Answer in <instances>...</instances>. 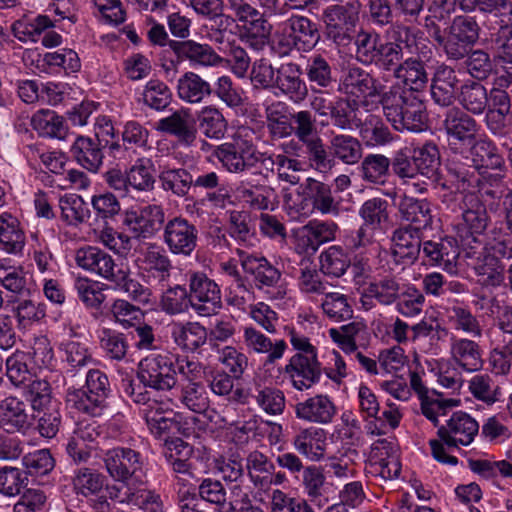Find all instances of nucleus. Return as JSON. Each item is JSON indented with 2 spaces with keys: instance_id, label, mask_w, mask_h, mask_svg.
Wrapping results in <instances>:
<instances>
[{
  "instance_id": "1",
  "label": "nucleus",
  "mask_w": 512,
  "mask_h": 512,
  "mask_svg": "<svg viewBox=\"0 0 512 512\" xmlns=\"http://www.w3.org/2000/svg\"><path fill=\"white\" fill-rule=\"evenodd\" d=\"M412 46L419 49L411 30L402 25H391L384 35L361 30L355 38V58L364 66H375L385 72H395Z\"/></svg>"
},
{
  "instance_id": "2",
  "label": "nucleus",
  "mask_w": 512,
  "mask_h": 512,
  "mask_svg": "<svg viewBox=\"0 0 512 512\" xmlns=\"http://www.w3.org/2000/svg\"><path fill=\"white\" fill-rule=\"evenodd\" d=\"M465 147L469 148L472 164L462 163L456 158H452L447 164L448 176L456 186L458 191H465L472 187L478 181L476 171L480 168L501 170L504 165V159L498 153L494 143L486 138L474 137L473 141Z\"/></svg>"
},
{
  "instance_id": "3",
  "label": "nucleus",
  "mask_w": 512,
  "mask_h": 512,
  "mask_svg": "<svg viewBox=\"0 0 512 512\" xmlns=\"http://www.w3.org/2000/svg\"><path fill=\"white\" fill-rule=\"evenodd\" d=\"M478 431V422L469 414L462 411L453 413L446 425L439 427L437 432L439 440L429 441L433 457L441 463L456 465L458 459L446 453L444 444L449 448L458 447V445L467 446L474 440Z\"/></svg>"
},
{
  "instance_id": "4",
  "label": "nucleus",
  "mask_w": 512,
  "mask_h": 512,
  "mask_svg": "<svg viewBox=\"0 0 512 512\" xmlns=\"http://www.w3.org/2000/svg\"><path fill=\"white\" fill-rule=\"evenodd\" d=\"M389 202L382 197H372L363 202L359 208L361 226L352 237L354 249L371 244L377 232H383L391 222Z\"/></svg>"
},
{
  "instance_id": "5",
  "label": "nucleus",
  "mask_w": 512,
  "mask_h": 512,
  "mask_svg": "<svg viewBox=\"0 0 512 512\" xmlns=\"http://www.w3.org/2000/svg\"><path fill=\"white\" fill-rule=\"evenodd\" d=\"M103 462L115 482L138 486L144 484V460L138 451L124 447L113 448L105 452Z\"/></svg>"
},
{
  "instance_id": "6",
  "label": "nucleus",
  "mask_w": 512,
  "mask_h": 512,
  "mask_svg": "<svg viewBox=\"0 0 512 512\" xmlns=\"http://www.w3.org/2000/svg\"><path fill=\"white\" fill-rule=\"evenodd\" d=\"M187 281L192 308L199 316H211L221 308V289L213 279L202 271H190Z\"/></svg>"
},
{
  "instance_id": "7",
  "label": "nucleus",
  "mask_w": 512,
  "mask_h": 512,
  "mask_svg": "<svg viewBox=\"0 0 512 512\" xmlns=\"http://www.w3.org/2000/svg\"><path fill=\"white\" fill-rule=\"evenodd\" d=\"M198 240V228L182 216H174L163 224L162 241L174 256L190 257Z\"/></svg>"
},
{
  "instance_id": "8",
  "label": "nucleus",
  "mask_w": 512,
  "mask_h": 512,
  "mask_svg": "<svg viewBox=\"0 0 512 512\" xmlns=\"http://www.w3.org/2000/svg\"><path fill=\"white\" fill-rule=\"evenodd\" d=\"M338 91L351 98L380 99L385 86L369 71L351 64L342 70Z\"/></svg>"
},
{
  "instance_id": "9",
  "label": "nucleus",
  "mask_w": 512,
  "mask_h": 512,
  "mask_svg": "<svg viewBox=\"0 0 512 512\" xmlns=\"http://www.w3.org/2000/svg\"><path fill=\"white\" fill-rule=\"evenodd\" d=\"M361 3L359 0H341L327 7L322 19L327 27L328 36L341 44L349 40V32L359 20Z\"/></svg>"
},
{
  "instance_id": "10",
  "label": "nucleus",
  "mask_w": 512,
  "mask_h": 512,
  "mask_svg": "<svg viewBox=\"0 0 512 512\" xmlns=\"http://www.w3.org/2000/svg\"><path fill=\"white\" fill-rule=\"evenodd\" d=\"M388 392L400 401H407L410 399L413 392H415L421 401V410L435 426L438 425V415H444L447 409L456 407L460 401L456 399H446L443 395L436 390H429L427 386H387Z\"/></svg>"
},
{
  "instance_id": "11",
  "label": "nucleus",
  "mask_w": 512,
  "mask_h": 512,
  "mask_svg": "<svg viewBox=\"0 0 512 512\" xmlns=\"http://www.w3.org/2000/svg\"><path fill=\"white\" fill-rule=\"evenodd\" d=\"M262 155L252 142L241 137L231 143L221 144L214 150V156L232 173L243 172L261 163Z\"/></svg>"
},
{
  "instance_id": "12",
  "label": "nucleus",
  "mask_w": 512,
  "mask_h": 512,
  "mask_svg": "<svg viewBox=\"0 0 512 512\" xmlns=\"http://www.w3.org/2000/svg\"><path fill=\"white\" fill-rule=\"evenodd\" d=\"M443 127L448 137L449 149L456 155L460 154L462 149L473 141L480 129L476 119L455 106L447 110Z\"/></svg>"
},
{
  "instance_id": "13",
  "label": "nucleus",
  "mask_w": 512,
  "mask_h": 512,
  "mask_svg": "<svg viewBox=\"0 0 512 512\" xmlns=\"http://www.w3.org/2000/svg\"><path fill=\"white\" fill-rule=\"evenodd\" d=\"M165 222V212L160 205L150 204L125 212L123 224L134 238L153 237Z\"/></svg>"
},
{
  "instance_id": "14",
  "label": "nucleus",
  "mask_w": 512,
  "mask_h": 512,
  "mask_svg": "<svg viewBox=\"0 0 512 512\" xmlns=\"http://www.w3.org/2000/svg\"><path fill=\"white\" fill-rule=\"evenodd\" d=\"M392 255L397 263L412 264L421 252V231L411 225L396 228L391 237Z\"/></svg>"
},
{
  "instance_id": "15",
  "label": "nucleus",
  "mask_w": 512,
  "mask_h": 512,
  "mask_svg": "<svg viewBox=\"0 0 512 512\" xmlns=\"http://www.w3.org/2000/svg\"><path fill=\"white\" fill-rule=\"evenodd\" d=\"M168 44L178 62L189 61L192 65L202 67L217 66L222 62V58L208 44L194 40H170Z\"/></svg>"
},
{
  "instance_id": "16",
  "label": "nucleus",
  "mask_w": 512,
  "mask_h": 512,
  "mask_svg": "<svg viewBox=\"0 0 512 512\" xmlns=\"http://www.w3.org/2000/svg\"><path fill=\"white\" fill-rule=\"evenodd\" d=\"M274 88L294 104L302 103L309 94L307 83L302 79L301 68L295 63L282 64L277 68Z\"/></svg>"
},
{
  "instance_id": "17",
  "label": "nucleus",
  "mask_w": 512,
  "mask_h": 512,
  "mask_svg": "<svg viewBox=\"0 0 512 512\" xmlns=\"http://www.w3.org/2000/svg\"><path fill=\"white\" fill-rule=\"evenodd\" d=\"M75 261L82 269L95 273L110 282L116 276L120 266L115 263L111 255L94 246L78 249L75 253Z\"/></svg>"
},
{
  "instance_id": "18",
  "label": "nucleus",
  "mask_w": 512,
  "mask_h": 512,
  "mask_svg": "<svg viewBox=\"0 0 512 512\" xmlns=\"http://www.w3.org/2000/svg\"><path fill=\"white\" fill-rule=\"evenodd\" d=\"M337 230L338 225L333 221H310L300 229L298 248L303 253L313 254L321 245L333 241Z\"/></svg>"
},
{
  "instance_id": "19",
  "label": "nucleus",
  "mask_w": 512,
  "mask_h": 512,
  "mask_svg": "<svg viewBox=\"0 0 512 512\" xmlns=\"http://www.w3.org/2000/svg\"><path fill=\"white\" fill-rule=\"evenodd\" d=\"M458 85L455 69L444 63L438 65L431 79L430 93L433 102L440 107L451 106L456 99Z\"/></svg>"
},
{
  "instance_id": "20",
  "label": "nucleus",
  "mask_w": 512,
  "mask_h": 512,
  "mask_svg": "<svg viewBox=\"0 0 512 512\" xmlns=\"http://www.w3.org/2000/svg\"><path fill=\"white\" fill-rule=\"evenodd\" d=\"M400 219L413 228L422 231L433 222L432 204L427 199H417L407 194L400 196L397 205Z\"/></svg>"
},
{
  "instance_id": "21",
  "label": "nucleus",
  "mask_w": 512,
  "mask_h": 512,
  "mask_svg": "<svg viewBox=\"0 0 512 512\" xmlns=\"http://www.w3.org/2000/svg\"><path fill=\"white\" fill-rule=\"evenodd\" d=\"M139 268L149 279L163 283L168 281L173 270L170 257L163 247L149 244L139 259Z\"/></svg>"
},
{
  "instance_id": "22",
  "label": "nucleus",
  "mask_w": 512,
  "mask_h": 512,
  "mask_svg": "<svg viewBox=\"0 0 512 512\" xmlns=\"http://www.w3.org/2000/svg\"><path fill=\"white\" fill-rule=\"evenodd\" d=\"M177 97L189 105H200L212 96V85L201 75L186 71L176 82Z\"/></svg>"
},
{
  "instance_id": "23",
  "label": "nucleus",
  "mask_w": 512,
  "mask_h": 512,
  "mask_svg": "<svg viewBox=\"0 0 512 512\" xmlns=\"http://www.w3.org/2000/svg\"><path fill=\"white\" fill-rule=\"evenodd\" d=\"M241 266L244 272L253 278L255 286L259 289L275 287L281 280V272L266 258L248 255L238 250Z\"/></svg>"
},
{
  "instance_id": "24",
  "label": "nucleus",
  "mask_w": 512,
  "mask_h": 512,
  "mask_svg": "<svg viewBox=\"0 0 512 512\" xmlns=\"http://www.w3.org/2000/svg\"><path fill=\"white\" fill-rule=\"evenodd\" d=\"M422 252L428 261L433 265L442 266L451 275L458 272L457 258L458 247L453 239L444 238L439 240L423 241Z\"/></svg>"
},
{
  "instance_id": "25",
  "label": "nucleus",
  "mask_w": 512,
  "mask_h": 512,
  "mask_svg": "<svg viewBox=\"0 0 512 512\" xmlns=\"http://www.w3.org/2000/svg\"><path fill=\"white\" fill-rule=\"evenodd\" d=\"M370 464L374 472L385 480L397 478L401 471L397 450L385 439L372 445Z\"/></svg>"
},
{
  "instance_id": "26",
  "label": "nucleus",
  "mask_w": 512,
  "mask_h": 512,
  "mask_svg": "<svg viewBox=\"0 0 512 512\" xmlns=\"http://www.w3.org/2000/svg\"><path fill=\"white\" fill-rule=\"evenodd\" d=\"M301 188H304L305 193L310 195L317 213L334 217L340 214L341 200L335 196L329 184L308 177Z\"/></svg>"
},
{
  "instance_id": "27",
  "label": "nucleus",
  "mask_w": 512,
  "mask_h": 512,
  "mask_svg": "<svg viewBox=\"0 0 512 512\" xmlns=\"http://www.w3.org/2000/svg\"><path fill=\"white\" fill-rule=\"evenodd\" d=\"M96 422L80 421L67 444V452L75 462H84L90 457L91 444L100 436Z\"/></svg>"
},
{
  "instance_id": "28",
  "label": "nucleus",
  "mask_w": 512,
  "mask_h": 512,
  "mask_svg": "<svg viewBox=\"0 0 512 512\" xmlns=\"http://www.w3.org/2000/svg\"><path fill=\"white\" fill-rule=\"evenodd\" d=\"M107 476L98 469L81 466L73 471L71 484L76 495L91 498L104 492Z\"/></svg>"
},
{
  "instance_id": "29",
  "label": "nucleus",
  "mask_w": 512,
  "mask_h": 512,
  "mask_svg": "<svg viewBox=\"0 0 512 512\" xmlns=\"http://www.w3.org/2000/svg\"><path fill=\"white\" fill-rule=\"evenodd\" d=\"M335 411L332 401L324 395L308 398L295 405L297 418L312 423L327 424L331 422Z\"/></svg>"
},
{
  "instance_id": "30",
  "label": "nucleus",
  "mask_w": 512,
  "mask_h": 512,
  "mask_svg": "<svg viewBox=\"0 0 512 512\" xmlns=\"http://www.w3.org/2000/svg\"><path fill=\"white\" fill-rule=\"evenodd\" d=\"M109 387L107 386H80L70 388L66 395L68 405L89 414H94L95 410L105 400Z\"/></svg>"
},
{
  "instance_id": "31",
  "label": "nucleus",
  "mask_w": 512,
  "mask_h": 512,
  "mask_svg": "<svg viewBox=\"0 0 512 512\" xmlns=\"http://www.w3.org/2000/svg\"><path fill=\"white\" fill-rule=\"evenodd\" d=\"M24 245L25 234L18 219L7 212L0 214V252L18 255Z\"/></svg>"
},
{
  "instance_id": "32",
  "label": "nucleus",
  "mask_w": 512,
  "mask_h": 512,
  "mask_svg": "<svg viewBox=\"0 0 512 512\" xmlns=\"http://www.w3.org/2000/svg\"><path fill=\"white\" fill-rule=\"evenodd\" d=\"M426 48L423 45L422 49L418 50V57H408L400 63V67H397L394 75L397 78H402L406 85L410 86L409 91H421L428 83V74L425 70V66L422 57L425 58L426 54L423 49Z\"/></svg>"
},
{
  "instance_id": "33",
  "label": "nucleus",
  "mask_w": 512,
  "mask_h": 512,
  "mask_svg": "<svg viewBox=\"0 0 512 512\" xmlns=\"http://www.w3.org/2000/svg\"><path fill=\"white\" fill-rule=\"evenodd\" d=\"M158 129L177 139L186 145H191L196 140L197 130L190 122V114L186 109H178L170 116L162 118L158 122Z\"/></svg>"
},
{
  "instance_id": "34",
  "label": "nucleus",
  "mask_w": 512,
  "mask_h": 512,
  "mask_svg": "<svg viewBox=\"0 0 512 512\" xmlns=\"http://www.w3.org/2000/svg\"><path fill=\"white\" fill-rule=\"evenodd\" d=\"M305 75L311 89H329L336 83L331 60L322 54H313L308 58Z\"/></svg>"
},
{
  "instance_id": "35",
  "label": "nucleus",
  "mask_w": 512,
  "mask_h": 512,
  "mask_svg": "<svg viewBox=\"0 0 512 512\" xmlns=\"http://www.w3.org/2000/svg\"><path fill=\"white\" fill-rule=\"evenodd\" d=\"M414 96L413 92L399 84L392 85L388 90L385 89L381 95L379 102L383 113L394 128L406 110V103L413 99Z\"/></svg>"
},
{
  "instance_id": "36",
  "label": "nucleus",
  "mask_w": 512,
  "mask_h": 512,
  "mask_svg": "<svg viewBox=\"0 0 512 512\" xmlns=\"http://www.w3.org/2000/svg\"><path fill=\"white\" fill-rule=\"evenodd\" d=\"M325 435L322 429L307 428L300 430L292 440L295 450L311 461H319L324 457Z\"/></svg>"
},
{
  "instance_id": "37",
  "label": "nucleus",
  "mask_w": 512,
  "mask_h": 512,
  "mask_svg": "<svg viewBox=\"0 0 512 512\" xmlns=\"http://www.w3.org/2000/svg\"><path fill=\"white\" fill-rule=\"evenodd\" d=\"M171 336L178 347L189 352L196 351L208 339L206 328L198 322L174 323Z\"/></svg>"
},
{
  "instance_id": "38",
  "label": "nucleus",
  "mask_w": 512,
  "mask_h": 512,
  "mask_svg": "<svg viewBox=\"0 0 512 512\" xmlns=\"http://www.w3.org/2000/svg\"><path fill=\"white\" fill-rule=\"evenodd\" d=\"M71 154L78 164L90 172H97L103 163L100 143L89 137H77L71 147Z\"/></svg>"
},
{
  "instance_id": "39",
  "label": "nucleus",
  "mask_w": 512,
  "mask_h": 512,
  "mask_svg": "<svg viewBox=\"0 0 512 512\" xmlns=\"http://www.w3.org/2000/svg\"><path fill=\"white\" fill-rule=\"evenodd\" d=\"M287 26L290 29L289 37L298 50H311L320 38L317 25L307 17L291 16Z\"/></svg>"
},
{
  "instance_id": "40",
  "label": "nucleus",
  "mask_w": 512,
  "mask_h": 512,
  "mask_svg": "<svg viewBox=\"0 0 512 512\" xmlns=\"http://www.w3.org/2000/svg\"><path fill=\"white\" fill-rule=\"evenodd\" d=\"M284 370L293 380V384H297V378L301 384H304V380L315 383L320 381L321 377V367L317 360V354L296 353L290 358Z\"/></svg>"
},
{
  "instance_id": "41",
  "label": "nucleus",
  "mask_w": 512,
  "mask_h": 512,
  "mask_svg": "<svg viewBox=\"0 0 512 512\" xmlns=\"http://www.w3.org/2000/svg\"><path fill=\"white\" fill-rule=\"evenodd\" d=\"M235 193L239 201L254 210H272L275 206V190L268 185L248 187L246 184L241 183L236 187Z\"/></svg>"
},
{
  "instance_id": "42",
  "label": "nucleus",
  "mask_w": 512,
  "mask_h": 512,
  "mask_svg": "<svg viewBox=\"0 0 512 512\" xmlns=\"http://www.w3.org/2000/svg\"><path fill=\"white\" fill-rule=\"evenodd\" d=\"M458 101L463 111L471 115H482L488 106L486 87L477 81H468L461 85Z\"/></svg>"
},
{
  "instance_id": "43",
  "label": "nucleus",
  "mask_w": 512,
  "mask_h": 512,
  "mask_svg": "<svg viewBox=\"0 0 512 512\" xmlns=\"http://www.w3.org/2000/svg\"><path fill=\"white\" fill-rule=\"evenodd\" d=\"M331 157L346 165H354L362 158V144L356 138L348 134H335L329 141Z\"/></svg>"
},
{
  "instance_id": "44",
  "label": "nucleus",
  "mask_w": 512,
  "mask_h": 512,
  "mask_svg": "<svg viewBox=\"0 0 512 512\" xmlns=\"http://www.w3.org/2000/svg\"><path fill=\"white\" fill-rule=\"evenodd\" d=\"M467 209L462 213L463 225L467 237L470 236L473 242H477V236L482 235L487 226L489 217L485 206L473 195L466 197Z\"/></svg>"
},
{
  "instance_id": "45",
  "label": "nucleus",
  "mask_w": 512,
  "mask_h": 512,
  "mask_svg": "<svg viewBox=\"0 0 512 512\" xmlns=\"http://www.w3.org/2000/svg\"><path fill=\"white\" fill-rule=\"evenodd\" d=\"M450 352L452 358L469 372L477 371L482 367L480 347L473 340L452 338Z\"/></svg>"
},
{
  "instance_id": "46",
  "label": "nucleus",
  "mask_w": 512,
  "mask_h": 512,
  "mask_svg": "<svg viewBox=\"0 0 512 512\" xmlns=\"http://www.w3.org/2000/svg\"><path fill=\"white\" fill-rule=\"evenodd\" d=\"M99 347L105 357L113 361L123 360L129 350L128 335L111 328H101L98 331Z\"/></svg>"
},
{
  "instance_id": "47",
  "label": "nucleus",
  "mask_w": 512,
  "mask_h": 512,
  "mask_svg": "<svg viewBox=\"0 0 512 512\" xmlns=\"http://www.w3.org/2000/svg\"><path fill=\"white\" fill-rule=\"evenodd\" d=\"M111 282L131 300L143 305L151 302V289L141 284L137 279L132 278L127 265L120 264L119 270H117L116 276Z\"/></svg>"
},
{
  "instance_id": "48",
  "label": "nucleus",
  "mask_w": 512,
  "mask_h": 512,
  "mask_svg": "<svg viewBox=\"0 0 512 512\" xmlns=\"http://www.w3.org/2000/svg\"><path fill=\"white\" fill-rule=\"evenodd\" d=\"M197 123L200 132L209 139L220 140L227 131V120L223 113L214 105L203 107L197 113Z\"/></svg>"
},
{
  "instance_id": "49",
  "label": "nucleus",
  "mask_w": 512,
  "mask_h": 512,
  "mask_svg": "<svg viewBox=\"0 0 512 512\" xmlns=\"http://www.w3.org/2000/svg\"><path fill=\"white\" fill-rule=\"evenodd\" d=\"M244 336L247 346L255 352H269L265 366L272 364L277 359H280L287 347L284 340L276 341L275 344H273L269 338L252 327H247L245 329Z\"/></svg>"
},
{
  "instance_id": "50",
  "label": "nucleus",
  "mask_w": 512,
  "mask_h": 512,
  "mask_svg": "<svg viewBox=\"0 0 512 512\" xmlns=\"http://www.w3.org/2000/svg\"><path fill=\"white\" fill-rule=\"evenodd\" d=\"M391 160L383 154H367L360 166V176L363 181L383 185L389 176Z\"/></svg>"
},
{
  "instance_id": "51",
  "label": "nucleus",
  "mask_w": 512,
  "mask_h": 512,
  "mask_svg": "<svg viewBox=\"0 0 512 512\" xmlns=\"http://www.w3.org/2000/svg\"><path fill=\"white\" fill-rule=\"evenodd\" d=\"M269 162L271 170L276 167L277 177L280 181L297 185L300 182L299 172L303 171V163L296 158H288V155H262V165Z\"/></svg>"
},
{
  "instance_id": "52",
  "label": "nucleus",
  "mask_w": 512,
  "mask_h": 512,
  "mask_svg": "<svg viewBox=\"0 0 512 512\" xmlns=\"http://www.w3.org/2000/svg\"><path fill=\"white\" fill-rule=\"evenodd\" d=\"M323 296L321 308L330 320L343 322L353 317V307L346 294L329 289Z\"/></svg>"
},
{
  "instance_id": "53",
  "label": "nucleus",
  "mask_w": 512,
  "mask_h": 512,
  "mask_svg": "<svg viewBox=\"0 0 512 512\" xmlns=\"http://www.w3.org/2000/svg\"><path fill=\"white\" fill-rule=\"evenodd\" d=\"M159 180L165 191L178 197H184L193 186V176L184 168L164 166L159 173Z\"/></svg>"
},
{
  "instance_id": "54",
  "label": "nucleus",
  "mask_w": 512,
  "mask_h": 512,
  "mask_svg": "<svg viewBox=\"0 0 512 512\" xmlns=\"http://www.w3.org/2000/svg\"><path fill=\"white\" fill-rule=\"evenodd\" d=\"M406 110L401 116L400 121L395 126V130L403 132H421L426 127L427 114L424 102L418 96H414L406 103Z\"/></svg>"
},
{
  "instance_id": "55",
  "label": "nucleus",
  "mask_w": 512,
  "mask_h": 512,
  "mask_svg": "<svg viewBox=\"0 0 512 512\" xmlns=\"http://www.w3.org/2000/svg\"><path fill=\"white\" fill-rule=\"evenodd\" d=\"M198 498L217 506L220 512H233L235 507L231 500L227 499V493L219 480L206 478L198 487Z\"/></svg>"
},
{
  "instance_id": "56",
  "label": "nucleus",
  "mask_w": 512,
  "mask_h": 512,
  "mask_svg": "<svg viewBox=\"0 0 512 512\" xmlns=\"http://www.w3.org/2000/svg\"><path fill=\"white\" fill-rule=\"evenodd\" d=\"M246 470L254 488L262 490L264 481L275 470L274 463L262 452L254 450L246 458Z\"/></svg>"
},
{
  "instance_id": "57",
  "label": "nucleus",
  "mask_w": 512,
  "mask_h": 512,
  "mask_svg": "<svg viewBox=\"0 0 512 512\" xmlns=\"http://www.w3.org/2000/svg\"><path fill=\"white\" fill-rule=\"evenodd\" d=\"M32 126L42 136L63 139L67 133V127L63 117L54 111L41 110L33 115Z\"/></svg>"
},
{
  "instance_id": "58",
  "label": "nucleus",
  "mask_w": 512,
  "mask_h": 512,
  "mask_svg": "<svg viewBox=\"0 0 512 512\" xmlns=\"http://www.w3.org/2000/svg\"><path fill=\"white\" fill-rule=\"evenodd\" d=\"M431 37L442 48L448 60L460 61L465 59L473 47V45L449 33H442L437 25L434 26Z\"/></svg>"
},
{
  "instance_id": "59",
  "label": "nucleus",
  "mask_w": 512,
  "mask_h": 512,
  "mask_svg": "<svg viewBox=\"0 0 512 512\" xmlns=\"http://www.w3.org/2000/svg\"><path fill=\"white\" fill-rule=\"evenodd\" d=\"M349 266L350 258L339 246H330L320 255V270L325 275L339 278Z\"/></svg>"
},
{
  "instance_id": "60",
  "label": "nucleus",
  "mask_w": 512,
  "mask_h": 512,
  "mask_svg": "<svg viewBox=\"0 0 512 512\" xmlns=\"http://www.w3.org/2000/svg\"><path fill=\"white\" fill-rule=\"evenodd\" d=\"M0 421L7 430H22L29 426L28 415L23 402L16 398H7L0 405Z\"/></svg>"
},
{
  "instance_id": "61",
  "label": "nucleus",
  "mask_w": 512,
  "mask_h": 512,
  "mask_svg": "<svg viewBox=\"0 0 512 512\" xmlns=\"http://www.w3.org/2000/svg\"><path fill=\"white\" fill-rule=\"evenodd\" d=\"M192 303L189 291L181 285L168 288L160 299V307L168 315L186 313Z\"/></svg>"
},
{
  "instance_id": "62",
  "label": "nucleus",
  "mask_w": 512,
  "mask_h": 512,
  "mask_svg": "<svg viewBox=\"0 0 512 512\" xmlns=\"http://www.w3.org/2000/svg\"><path fill=\"white\" fill-rule=\"evenodd\" d=\"M229 234L233 239L245 246L254 245L256 232L247 212L233 211L230 214Z\"/></svg>"
},
{
  "instance_id": "63",
  "label": "nucleus",
  "mask_w": 512,
  "mask_h": 512,
  "mask_svg": "<svg viewBox=\"0 0 512 512\" xmlns=\"http://www.w3.org/2000/svg\"><path fill=\"white\" fill-rule=\"evenodd\" d=\"M305 147L310 165L320 172L331 170L335 166V161L331 157L330 150L326 146L322 138L318 135L307 141L302 142Z\"/></svg>"
},
{
  "instance_id": "64",
  "label": "nucleus",
  "mask_w": 512,
  "mask_h": 512,
  "mask_svg": "<svg viewBox=\"0 0 512 512\" xmlns=\"http://www.w3.org/2000/svg\"><path fill=\"white\" fill-rule=\"evenodd\" d=\"M145 105L156 111L166 109L172 101L170 88L162 81L152 79L148 81L142 92Z\"/></svg>"
}]
</instances>
